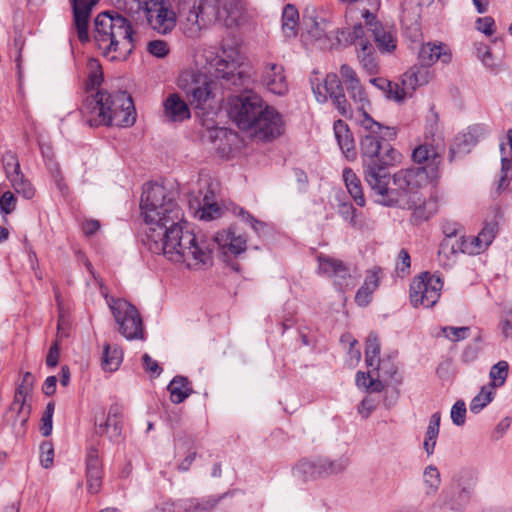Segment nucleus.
<instances>
[{"label":"nucleus","mask_w":512,"mask_h":512,"mask_svg":"<svg viewBox=\"0 0 512 512\" xmlns=\"http://www.w3.org/2000/svg\"><path fill=\"white\" fill-rule=\"evenodd\" d=\"M509 365L507 361L501 360L493 365L489 372L491 382L488 386H493V389L504 385L508 376Z\"/></svg>","instance_id":"nucleus-41"},{"label":"nucleus","mask_w":512,"mask_h":512,"mask_svg":"<svg viewBox=\"0 0 512 512\" xmlns=\"http://www.w3.org/2000/svg\"><path fill=\"white\" fill-rule=\"evenodd\" d=\"M479 134V127H469L466 132L458 135L455 139L454 147L450 149L449 160L452 161L457 152H469L470 148L478 142Z\"/></svg>","instance_id":"nucleus-32"},{"label":"nucleus","mask_w":512,"mask_h":512,"mask_svg":"<svg viewBox=\"0 0 512 512\" xmlns=\"http://www.w3.org/2000/svg\"><path fill=\"white\" fill-rule=\"evenodd\" d=\"M342 177L350 196L358 206L363 207L365 205V197L359 177L348 167L343 170Z\"/></svg>","instance_id":"nucleus-34"},{"label":"nucleus","mask_w":512,"mask_h":512,"mask_svg":"<svg viewBox=\"0 0 512 512\" xmlns=\"http://www.w3.org/2000/svg\"><path fill=\"white\" fill-rule=\"evenodd\" d=\"M196 63L206 72L184 70L178 77L177 85L185 93L189 103L197 109L203 108V105L212 97L213 82L207 73L221 79L222 86L227 88L244 87L249 80L248 74L242 69L238 52L233 49L229 52L223 49V55L220 56L215 48H205L196 55Z\"/></svg>","instance_id":"nucleus-3"},{"label":"nucleus","mask_w":512,"mask_h":512,"mask_svg":"<svg viewBox=\"0 0 512 512\" xmlns=\"http://www.w3.org/2000/svg\"><path fill=\"white\" fill-rule=\"evenodd\" d=\"M496 226H484L483 229L476 235L477 242L481 245V252H483L494 240Z\"/></svg>","instance_id":"nucleus-57"},{"label":"nucleus","mask_w":512,"mask_h":512,"mask_svg":"<svg viewBox=\"0 0 512 512\" xmlns=\"http://www.w3.org/2000/svg\"><path fill=\"white\" fill-rule=\"evenodd\" d=\"M73 12V24L81 42L89 40L91 13L98 0H69Z\"/></svg>","instance_id":"nucleus-21"},{"label":"nucleus","mask_w":512,"mask_h":512,"mask_svg":"<svg viewBox=\"0 0 512 512\" xmlns=\"http://www.w3.org/2000/svg\"><path fill=\"white\" fill-rule=\"evenodd\" d=\"M477 57L486 67L490 68L491 70H494L497 67L492 59V52L487 45L480 44L477 47Z\"/></svg>","instance_id":"nucleus-62"},{"label":"nucleus","mask_w":512,"mask_h":512,"mask_svg":"<svg viewBox=\"0 0 512 512\" xmlns=\"http://www.w3.org/2000/svg\"><path fill=\"white\" fill-rule=\"evenodd\" d=\"M423 484L425 494L428 496L435 495L441 485V475L435 465H428L423 470Z\"/></svg>","instance_id":"nucleus-37"},{"label":"nucleus","mask_w":512,"mask_h":512,"mask_svg":"<svg viewBox=\"0 0 512 512\" xmlns=\"http://www.w3.org/2000/svg\"><path fill=\"white\" fill-rule=\"evenodd\" d=\"M421 5H427L426 0H403L402 2V22L417 24L420 18Z\"/></svg>","instance_id":"nucleus-39"},{"label":"nucleus","mask_w":512,"mask_h":512,"mask_svg":"<svg viewBox=\"0 0 512 512\" xmlns=\"http://www.w3.org/2000/svg\"><path fill=\"white\" fill-rule=\"evenodd\" d=\"M333 130L343 155L348 160H354L356 158L355 143L348 125L339 119L334 122Z\"/></svg>","instance_id":"nucleus-29"},{"label":"nucleus","mask_w":512,"mask_h":512,"mask_svg":"<svg viewBox=\"0 0 512 512\" xmlns=\"http://www.w3.org/2000/svg\"><path fill=\"white\" fill-rule=\"evenodd\" d=\"M103 467L98 448L90 446L86 451V470Z\"/></svg>","instance_id":"nucleus-60"},{"label":"nucleus","mask_w":512,"mask_h":512,"mask_svg":"<svg viewBox=\"0 0 512 512\" xmlns=\"http://www.w3.org/2000/svg\"><path fill=\"white\" fill-rule=\"evenodd\" d=\"M438 60L442 63H448L451 60V53L446 45L439 43L423 44L418 53V62L421 65L432 66Z\"/></svg>","instance_id":"nucleus-26"},{"label":"nucleus","mask_w":512,"mask_h":512,"mask_svg":"<svg viewBox=\"0 0 512 512\" xmlns=\"http://www.w3.org/2000/svg\"><path fill=\"white\" fill-rule=\"evenodd\" d=\"M321 457L308 460L302 459L293 467V476L302 481L308 482L324 477Z\"/></svg>","instance_id":"nucleus-28"},{"label":"nucleus","mask_w":512,"mask_h":512,"mask_svg":"<svg viewBox=\"0 0 512 512\" xmlns=\"http://www.w3.org/2000/svg\"><path fill=\"white\" fill-rule=\"evenodd\" d=\"M311 25L309 27V33L315 38V39H321L322 37L326 36V30L328 26V22L321 18H311Z\"/></svg>","instance_id":"nucleus-59"},{"label":"nucleus","mask_w":512,"mask_h":512,"mask_svg":"<svg viewBox=\"0 0 512 512\" xmlns=\"http://www.w3.org/2000/svg\"><path fill=\"white\" fill-rule=\"evenodd\" d=\"M83 111L90 126L129 127L136 121L132 98L125 91L109 93L99 90L87 97Z\"/></svg>","instance_id":"nucleus-6"},{"label":"nucleus","mask_w":512,"mask_h":512,"mask_svg":"<svg viewBox=\"0 0 512 512\" xmlns=\"http://www.w3.org/2000/svg\"><path fill=\"white\" fill-rule=\"evenodd\" d=\"M299 13L291 4L284 7L282 13V30L286 37H295L298 32Z\"/></svg>","instance_id":"nucleus-36"},{"label":"nucleus","mask_w":512,"mask_h":512,"mask_svg":"<svg viewBox=\"0 0 512 512\" xmlns=\"http://www.w3.org/2000/svg\"><path fill=\"white\" fill-rule=\"evenodd\" d=\"M265 104L262 98L253 92L235 96L229 100V115L241 130H250L263 113Z\"/></svg>","instance_id":"nucleus-11"},{"label":"nucleus","mask_w":512,"mask_h":512,"mask_svg":"<svg viewBox=\"0 0 512 512\" xmlns=\"http://www.w3.org/2000/svg\"><path fill=\"white\" fill-rule=\"evenodd\" d=\"M40 464L43 468L52 467L54 461V447L51 441H43L40 444Z\"/></svg>","instance_id":"nucleus-51"},{"label":"nucleus","mask_w":512,"mask_h":512,"mask_svg":"<svg viewBox=\"0 0 512 512\" xmlns=\"http://www.w3.org/2000/svg\"><path fill=\"white\" fill-rule=\"evenodd\" d=\"M383 275V269L379 266H373L366 271L364 282L355 295V303L358 306L365 307L370 304L373 293L378 289Z\"/></svg>","instance_id":"nucleus-24"},{"label":"nucleus","mask_w":512,"mask_h":512,"mask_svg":"<svg viewBox=\"0 0 512 512\" xmlns=\"http://www.w3.org/2000/svg\"><path fill=\"white\" fill-rule=\"evenodd\" d=\"M433 78L430 67L419 64L411 67L402 75V85L410 92H414L418 87L428 84Z\"/></svg>","instance_id":"nucleus-30"},{"label":"nucleus","mask_w":512,"mask_h":512,"mask_svg":"<svg viewBox=\"0 0 512 512\" xmlns=\"http://www.w3.org/2000/svg\"><path fill=\"white\" fill-rule=\"evenodd\" d=\"M3 166L9 181L22 174L18 158L14 153L9 152L3 156Z\"/></svg>","instance_id":"nucleus-48"},{"label":"nucleus","mask_w":512,"mask_h":512,"mask_svg":"<svg viewBox=\"0 0 512 512\" xmlns=\"http://www.w3.org/2000/svg\"><path fill=\"white\" fill-rule=\"evenodd\" d=\"M190 226H147L141 235L142 244L153 254L163 255L174 263H184L190 269H200L213 263V249L217 247L224 261L237 257L247 248L246 237L235 226L218 231L212 246L199 240Z\"/></svg>","instance_id":"nucleus-2"},{"label":"nucleus","mask_w":512,"mask_h":512,"mask_svg":"<svg viewBox=\"0 0 512 512\" xmlns=\"http://www.w3.org/2000/svg\"><path fill=\"white\" fill-rule=\"evenodd\" d=\"M411 259L409 253L402 249L398 254L395 271L398 276L405 277L410 273Z\"/></svg>","instance_id":"nucleus-55"},{"label":"nucleus","mask_w":512,"mask_h":512,"mask_svg":"<svg viewBox=\"0 0 512 512\" xmlns=\"http://www.w3.org/2000/svg\"><path fill=\"white\" fill-rule=\"evenodd\" d=\"M501 151V177L499 180V189L507 187L512 179V158L506 154L504 143L500 144Z\"/></svg>","instance_id":"nucleus-44"},{"label":"nucleus","mask_w":512,"mask_h":512,"mask_svg":"<svg viewBox=\"0 0 512 512\" xmlns=\"http://www.w3.org/2000/svg\"><path fill=\"white\" fill-rule=\"evenodd\" d=\"M458 245L463 254L476 255L481 253V245L477 242L476 235H459L457 233Z\"/></svg>","instance_id":"nucleus-46"},{"label":"nucleus","mask_w":512,"mask_h":512,"mask_svg":"<svg viewBox=\"0 0 512 512\" xmlns=\"http://www.w3.org/2000/svg\"><path fill=\"white\" fill-rule=\"evenodd\" d=\"M103 467L86 470L87 487L90 493L99 492L102 485Z\"/></svg>","instance_id":"nucleus-49"},{"label":"nucleus","mask_w":512,"mask_h":512,"mask_svg":"<svg viewBox=\"0 0 512 512\" xmlns=\"http://www.w3.org/2000/svg\"><path fill=\"white\" fill-rule=\"evenodd\" d=\"M54 410V402H49L46 405L45 411L41 417L40 432L44 437H48L52 433Z\"/></svg>","instance_id":"nucleus-50"},{"label":"nucleus","mask_w":512,"mask_h":512,"mask_svg":"<svg viewBox=\"0 0 512 512\" xmlns=\"http://www.w3.org/2000/svg\"><path fill=\"white\" fill-rule=\"evenodd\" d=\"M476 476L471 470H461L439 497L444 512H462L469 504L476 486Z\"/></svg>","instance_id":"nucleus-9"},{"label":"nucleus","mask_w":512,"mask_h":512,"mask_svg":"<svg viewBox=\"0 0 512 512\" xmlns=\"http://www.w3.org/2000/svg\"><path fill=\"white\" fill-rule=\"evenodd\" d=\"M244 15L243 0H194L189 10L181 15L180 27L186 37L196 39L207 25L220 21L227 27L237 26Z\"/></svg>","instance_id":"nucleus-4"},{"label":"nucleus","mask_w":512,"mask_h":512,"mask_svg":"<svg viewBox=\"0 0 512 512\" xmlns=\"http://www.w3.org/2000/svg\"><path fill=\"white\" fill-rule=\"evenodd\" d=\"M171 401L175 404L182 403L192 393V387L184 376H175L167 387Z\"/></svg>","instance_id":"nucleus-35"},{"label":"nucleus","mask_w":512,"mask_h":512,"mask_svg":"<svg viewBox=\"0 0 512 512\" xmlns=\"http://www.w3.org/2000/svg\"><path fill=\"white\" fill-rule=\"evenodd\" d=\"M34 385V376L30 372H26L22 376L21 382L18 384L14 400L10 406L11 411H15L18 415L23 414L21 424L24 425L30 413V406L26 405L27 397L32 392Z\"/></svg>","instance_id":"nucleus-25"},{"label":"nucleus","mask_w":512,"mask_h":512,"mask_svg":"<svg viewBox=\"0 0 512 512\" xmlns=\"http://www.w3.org/2000/svg\"><path fill=\"white\" fill-rule=\"evenodd\" d=\"M438 127L432 124L425 134V142L413 150L412 158L416 163H426L427 169L436 168L439 176L438 167L441 163V152L443 150V139L437 133Z\"/></svg>","instance_id":"nucleus-15"},{"label":"nucleus","mask_w":512,"mask_h":512,"mask_svg":"<svg viewBox=\"0 0 512 512\" xmlns=\"http://www.w3.org/2000/svg\"><path fill=\"white\" fill-rule=\"evenodd\" d=\"M312 89L319 103H326L330 98L334 107L343 117L352 116V106L345 96L343 85L337 74H327L323 83L317 85L312 83Z\"/></svg>","instance_id":"nucleus-13"},{"label":"nucleus","mask_w":512,"mask_h":512,"mask_svg":"<svg viewBox=\"0 0 512 512\" xmlns=\"http://www.w3.org/2000/svg\"><path fill=\"white\" fill-rule=\"evenodd\" d=\"M12 187L15 192L21 195L25 199H31L35 195V189L32 184L24 178V175L21 174L16 178H12L10 180Z\"/></svg>","instance_id":"nucleus-47"},{"label":"nucleus","mask_w":512,"mask_h":512,"mask_svg":"<svg viewBox=\"0 0 512 512\" xmlns=\"http://www.w3.org/2000/svg\"><path fill=\"white\" fill-rule=\"evenodd\" d=\"M377 407V400L372 397H365L357 407V411L364 419L368 418Z\"/></svg>","instance_id":"nucleus-61"},{"label":"nucleus","mask_w":512,"mask_h":512,"mask_svg":"<svg viewBox=\"0 0 512 512\" xmlns=\"http://www.w3.org/2000/svg\"><path fill=\"white\" fill-rule=\"evenodd\" d=\"M346 91L349 99L356 107V111L352 109V116L347 118L354 120L363 129L360 138V154H362L364 140L367 138H371L378 143L392 141L396 138L397 130L395 127L384 126L368 114L367 108L370 107L371 103L361 83L348 87Z\"/></svg>","instance_id":"nucleus-8"},{"label":"nucleus","mask_w":512,"mask_h":512,"mask_svg":"<svg viewBox=\"0 0 512 512\" xmlns=\"http://www.w3.org/2000/svg\"><path fill=\"white\" fill-rule=\"evenodd\" d=\"M321 463L324 477H328L343 472L349 465V459L343 455L333 460L321 457Z\"/></svg>","instance_id":"nucleus-42"},{"label":"nucleus","mask_w":512,"mask_h":512,"mask_svg":"<svg viewBox=\"0 0 512 512\" xmlns=\"http://www.w3.org/2000/svg\"><path fill=\"white\" fill-rule=\"evenodd\" d=\"M494 395L495 391L493 386H483L479 393L471 400L470 411L474 414L479 413L494 399Z\"/></svg>","instance_id":"nucleus-40"},{"label":"nucleus","mask_w":512,"mask_h":512,"mask_svg":"<svg viewBox=\"0 0 512 512\" xmlns=\"http://www.w3.org/2000/svg\"><path fill=\"white\" fill-rule=\"evenodd\" d=\"M93 38L98 50L110 61L125 60L137 43L131 21L118 13H100L94 20Z\"/></svg>","instance_id":"nucleus-5"},{"label":"nucleus","mask_w":512,"mask_h":512,"mask_svg":"<svg viewBox=\"0 0 512 512\" xmlns=\"http://www.w3.org/2000/svg\"><path fill=\"white\" fill-rule=\"evenodd\" d=\"M362 165L364 178L376 196V201L385 206H398L413 209L416 221H428L437 212V202L425 200L430 187L436 185V168L411 167L397 171L393 177V187H389L390 176L387 168L401 162V154L390 141L378 143L371 138L362 145Z\"/></svg>","instance_id":"nucleus-1"},{"label":"nucleus","mask_w":512,"mask_h":512,"mask_svg":"<svg viewBox=\"0 0 512 512\" xmlns=\"http://www.w3.org/2000/svg\"><path fill=\"white\" fill-rule=\"evenodd\" d=\"M89 74L86 83L87 90L95 89L100 86L103 81L102 68L98 60L91 59L88 63Z\"/></svg>","instance_id":"nucleus-45"},{"label":"nucleus","mask_w":512,"mask_h":512,"mask_svg":"<svg viewBox=\"0 0 512 512\" xmlns=\"http://www.w3.org/2000/svg\"><path fill=\"white\" fill-rule=\"evenodd\" d=\"M386 96L389 99L397 102L403 101L407 96H411L413 92H410L404 85L394 83L390 81V86L386 88Z\"/></svg>","instance_id":"nucleus-52"},{"label":"nucleus","mask_w":512,"mask_h":512,"mask_svg":"<svg viewBox=\"0 0 512 512\" xmlns=\"http://www.w3.org/2000/svg\"><path fill=\"white\" fill-rule=\"evenodd\" d=\"M167 507L164 508V511L168 512H190L193 507V504L189 500H179L173 503H165Z\"/></svg>","instance_id":"nucleus-64"},{"label":"nucleus","mask_w":512,"mask_h":512,"mask_svg":"<svg viewBox=\"0 0 512 512\" xmlns=\"http://www.w3.org/2000/svg\"><path fill=\"white\" fill-rule=\"evenodd\" d=\"M253 133L263 140H271L283 133L284 124L281 115L270 106H265L263 113L251 127Z\"/></svg>","instance_id":"nucleus-18"},{"label":"nucleus","mask_w":512,"mask_h":512,"mask_svg":"<svg viewBox=\"0 0 512 512\" xmlns=\"http://www.w3.org/2000/svg\"><path fill=\"white\" fill-rule=\"evenodd\" d=\"M146 15L150 27L162 35L171 33L177 23L176 13L167 0L157 8H153L152 13Z\"/></svg>","instance_id":"nucleus-22"},{"label":"nucleus","mask_w":512,"mask_h":512,"mask_svg":"<svg viewBox=\"0 0 512 512\" xmlns=\"http://www.w3.org/2000/svg\"><path fill=\"white\" fill-rule=\"evenodd\" d=\"M339 72L346 89L361 83L356 71L350 65L342 64Z\"/></svg>","instance_id":"nucleus-56"},{"label":"nucleus","mask_w":512,"mask_h":512,"mask_svg":"<svg viewBox=\"0 0 512 512\" xmlns=\"http://www.w3.org/2000/svg\"><path fill=\"white\" fill-rule=\"evenodd\" d=\"M445 238L442 240L438 251V262L444 269H450L457 261L461 253L458 245L457 231L454 226H445Z\"/></svg>","instance_id":"nucleus-23"},{"label":"nucleus","mask_w":512,"mask_h":512,"mask_svg":"<svg viewBox=\"0 0 512 512\" xmlns=\"http://www.w3.org/2000/svg\"><path fill=\"white\" fill-rule=\"evenodd\" d=\"M165 117L171 122H183L191 116L188 104L177 94H170L163 103Z\"/></svg>","instance_id":"nucleus-27"},{"label":"nucleus","mask_w":512,"mask_h":512,"mask_svg":"<svg viewBox=\"0 0 512 512\" xmlns=\"http://www.w3.org/2000/svg\"><path fill=\"white\" fill-rule=\"evenodd\" d=\"M140 210L145 224H186L174 191L162 183L151 181L144 184Z\"/></svg>","instance_id":"nucleus-7"},{"label":"nucleus","mask_w":512,"mask_h":512,"mask_svg":"<svg viewBox=\"0 0 512 512\" xmlns=\"http://www.w3.org/2000/svg\"><path fill=\"white\" fill-rule=\"evenodd\" d=\"M466 404L463 400H458L451 408L450 417L452 423L456 426H462L466 421Z\"/></svg>","instance_id":"nucleus-53"},{"label":"nucleus","mask_w":512,"mask_h":512,"mask_svg":"<svg viewBox=\"0 0 512 512\" xmlns=\"http://www.w3.org/2000/svg\"><path fill=\"white\" fill-rule=\"evenodd\" d=\"M318 272L334 279V285L341 291L352 289L356 279L349 268L340 260L325 256H318Z\"/></svg>","instance_id":"nucleus-16"},{"label":"nucleus","mask_w":512,"mask_h":512,"mask_svg":"<svg viewBox=\"0 0 512 512\" xmlns=\"http://www.w3.org/2000/svg\"><path fill=\"white\" fill-rule=\"evenodd\" d=\"M372 371H377L378 378H384L387 380H394L396 384H400L402 382V379L396 378L397 376V366L391 359V357L388 358H382L380 361L377 362L374 367L369 368Z\"/></svg>","instance_id":"nucleus-38"},{"label":"nucleus","mask_w":512,"mask_h":512,"mask_svg":"<svg viewBox=\"0 0 512 512\" xmlns=\"http://www.w3.org/2000/svg\"><path fill=\"white\" fill-rule=\"evenodd\" d=\"M357 58L362 68L370 75L378 71V62L375 56V49L370 41L356 42Z\"/></svg>","instance_id":"nucleus-31"},{"label":"nucleus","mask_w":512,"mask_h":512,"mask_svg":"<svg viewBox=\"0 0 512 512\" xmlns=\"http://www.w3.org/2000/svg\"><path fill=\"white\" fill-rule=\"evenodd\" d=\"M104 297L119 326V332L127 340L143 339L144 325L137 308L124 299L110 297L107 294H104Z\"/></svg>","instance_id":"nucleus-10"},{"label":"nucleus","mask_w":512,"mask_h":512,"mask_svg":"<svg viewBox=\"0 0 512 512\" xmlns=\"http://www.w3.org/2000/svg\"><path fill=\"white\" fill-rule=\"evenodd\" d=\"M442 332L444 336L453 341L458 342L461 340L466 339L470 334V328L463 326V327H453V326H447L442 329Z\"/></svg>","instance_id":"nucleus-54"},{"label":"nucleus","mask_w":512,"mask_h":512,"mask_svg":"<svg viewBox=\"0 0 512 512\" xmlns=\"http://www.w3.org/2000/svg\"><path fill=\"white\" fill-rule=\"evenodd\" d=\"M16 198L10 191H6L0 197V210L5 214H9L15 209Z\"/></svg>","instance_id":"nucleus-63"},{"label":"nucleus","mask_w":512,"mask_h":512,"mask_svg":"<svg viewBox=\"0 0 512 512\" xmlns=\"http://www.w3.org/2000/svg\"><path fill=\"white\" fill-rule=\"evenodd\" d=\"M368 30L372 33L374 41L381 52L390 53L396 49L397 38L393 27L383 26L374 13L364 10L362 14Z\"/></svg>","instance_id":"nucleus-17"},{"label":"nucleus","mask_w":512,"mask_h":512,"mask_svg":"<svg viewBox=\"0 0 512 512\" xmlns=\"http://www.w3.org/2000/svg\"><path fill=\"white\" fill-rule=\"evenodd\" d=\"M260 82L269 92L275 95H284L288 91L284 67L276 62H264L262 64Z\"/></svg>","instance_id":"nucleus-20"},{"label":"nucleus","mask_w":512,"mask_h":512,"mask_svg":"<svg viewBox=\"0 0 512 512\" xmlns=\"http://www.w3.org/2000/svg\"><path fill=\"white\" fill-rule=\"evenodd\" d=\"M189 212L200 221L217 220L223 213L216 201L212 184L200 187L197 192H191L188 200Z\"/></svg>","instance_id":"nucleus-14"},{"label":"nucleus","mask_w":512,"mask_h":512,"mask_svg":"<svg viewBox=\"0 0 512 512\" xmlns=\"http://www.w3.org/2000/svg\"><path fill=\"white\" fill-rule=\"evenodd\" d=\"M380 354V344L378 337L374 334H370L366 341V350H365V362L368 368L374 367L378 361L381 360L379 357Z\"/></svg>","instance_id":"nucleus-43"},{"label":"nucleus","mask_w":512,"mask_h":512,"mask_svg":"<svg viewBox=\"0 0 512 512\" xmlns=\"http://www.w3.org/2000/svg\"><path fill=\"white\" fill-rule=\"evenodd\" d=\"M96 433L106 436L112 442H119L123 433V411L118 404H112L105 419H95Z\"/></svg>","instance_id":"nucleus-19"},{"label":"nucleus","mask_w":512,"mask_h":512,"mask_svg":"<svg viewBox=\"0 0 512 512\" xmlns=\"http://www.w3.org/2000/svg\"><path fill=\"white\" fill-rule=\"evenodd\" d=\"M443 280L439 275L423 272L410 284V302L413 307H433L440 298Z\"/></svg>","instance_id":"nucleus-12"},{"label":"nucleus","mask_w":512,"mask_h":512,"mask_svg":"<svg viewBox=\"0 0 512 512\" xmlns=\"http://www.w3.org/2000/svg\"><path fill=\"white\" fill-rule=\"evenodd\" d=\"M123 361V351L118 345H103L101 367L106 372H115Z\"/></svg>","instance_id":"nucleus-33"},{"label":"nucleus","mask_w":512,"mask_h":512,"mask_svg":"<svg viewBox=\"0 0 512 512\" xmlns=\"http://www.w3.org/2000/svg\"><path fill=\"white\" fill-rule=\"evenodd\" d=\"M147 51L157 58H164L169 53V46L164 40H152L147 43Z\"/></svg>","instance_id":"nucleus-58"}]
</instances>
